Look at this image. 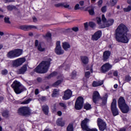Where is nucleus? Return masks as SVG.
Segmentation results:
<instances>
[{"mask_svg": "<svg viewBox=\"0 0 131 131\" xmlns=\"http://www.w3.org/2000/svg\"><path fill=\"white\" fill-rule=\"evenodd\" d=\"M128 32V29L124 24H120L116 29L115 33V35L117 41L127 43L129 40L127 36H126Z\"/></svg>", "mask_w": 131, "mask_h": 131, "instance_id": "nucleus-1", "label": "nucleus"}, {"mask_svg": "<svg viewBox=\"0 0 131 131\" xmlns=\"http://www.w3.org/2000/svg\"><path fill=\"white\" fill-rule=\"evenodd\" d=\"M51 58H48L47 60H43L34 69V72L37 73H47L49 70V67L51 65Z\"/></svg>", "mask_w": 131, "mask_h": 131, "instance_id": "nucleus-2", "label": "nucleus"}, {"mask_svg": "<svg viewBox=\"0 0 131 131\" xmlns=\"http://www.w3.org/2000/svg\"><path fill=\"white\" fill-rule=\"evenodd\" d=\"M11 88L13 89L15 93L17 94H21L22 92L26 91V89L22 86L20 82L17 80H15L13 82V83L11 84Z\"/></svg>", "mask_w": 131, "mask_h": 131, "instance_id": "nucleus-3", "label": "nucleus"}, {"mask_svg": "<svg viewBox=\"0 0 131 131\" xmlns=\"http://www.w3.org/2000/svg\"><path fill=\"white\" fill-rule=\"evenodd\" d=\"M102 22L103 23L101 28H106L113 25L114 19H109L107 20V18L105 17V15L102 14L101 16Z\"/></svg>", "mask_w": 131, "mask_h": 131, "instance_id": "nucleus-4", "label": "nucleus"}, {"mask_svg": "<svg viewBox=\"0 0 131 131\" xmlns=\"http://www.w3.org/2000/svg\"><path fill=\"white\" fill-rule=\"evenodd\" d=\"M22 53L23 51L21 49H15L12 50L8 53L7 57L9 58L10 59L16 58L17 57H19V56H21V55H22Z\"/></svg>", "mask_w": 131, "mask_h": 131, "instance_id": "nucleus-5", "label": "nucleus"}, {"mask_svg": "<svg viewBox=\"0 0 131 131\" xmlns=\"http://www.w3.org/2000/svg\"><path fill=\"white\" fill-rule=\"evenodd\" d=\"M18 114L23 116H28L31 114V110L27 106H23L18 109Z\"/></svg>", "mask_w": 131, "mask_h": 131, "instance_id": "nucleus-6", "label": "nucleus"}, {"mask_svg": "<svg viewBox=\"0 0 131 131\" xmlns=\"http://www.w3.org/2000/svg\"><path fill=\"white\" fill-rule=\"evenodd\" d=\"M83 106V98L80 96L77 98L75 104V108L76 110H80Z\"/></svg>", "mask_w": 131, "mask_h": 131, "instance_id": "nucleus-7", "label": "nucleus"}, {"mask_svg": "<svg viewBox=\"0 0 131 131\" xmlns=\"http://www.w3.org/2000/svg\"><path fill=\"white\" fill-rule=\"evenodd\" d=\"M25 61H26V59L25 58H18L12 61V66L13 67H19V66H21Z\"/></svg>", "mask_w": 131, "mask_h": 131, "instance_id": "nucleus-8", "label": "nucleus"}, {"mask_svg": "<svg viewBox=\"0 0 131 131\" xmlns=\"http://www.w3.org/2000/svg\"><path fill=\"white\" fill-rule=\"evenodd\" d=\"M55 52L57 55H63L64 54V50L61 47V42L60 41H57L56 43Z\"/></svg>", "mask_w": 131, "mask_h": 131, "instance_id": "nucleus-9", "label": "nucleus"}, {"mask_svg": "<svg viewBox=\"0 0 131 131\" xmlns=\"http://www.w3.org/2000/svg\"><path fill=\"white\" fill-rule=\"evenodd\" d=\"M97 124L99 128V130L104 131L106 129V123L101 119L98 118L97 119Z\"/></svg>", "mask_w": 131, "mask_h": 131, "instance_id": "nucleus-10", "label": "nucleus"}, {"mask_svg": "<svg viewBox=\"0 0 131 131\" xmlns=\"http://www.w3.org/2000/svg\"><path fill=\"white\" fill-rule=\"evenodd\" d=\"M111 68H112V65L109 63H106L101 66V73H106V72H108Z\"/></svg>", "mask_w": 131, "mask_h": 131, "instance_id": "nucleus-11", "label": "nucleus"}, {"mask_svg": "<svg viewBox=\"0 0 131 131\" xmlns=\"http://www.w3.org/2000/svg\"><path fill=\"white\" fill-rule=\"evenodd\" d=\"M71 97H72V91L69 89H68L64 91V95L62 97V99L64 100H69Z\"/></svg>", "mask_w": 131, "mask_h": 131, "instance_id": "nucleus-12", "label": "nucleus"}, {"mask_svg": "<svg viewBox=\"0 0 131 131\" xmlns=\"http://www.w3.org/2000/svg\"><path fill=\"white\" fill-rule=\"evenodd\" d=\"M101 36H102V31H98L92 35L91 39L97 41L98 39L101 38Z\"/></svg>", "mask_w": 131, "mask_h": 131, "instance_id": "nucleus-13", "label": "nucleus"}, {"mask_svg": "<svg viewBox=\"0 0 131 131\" xmlns=\"http://www.w3.org/2000/svg\"><path fill=\"white\" fill-rule=\"evenodd\" d=\"M20 29L24 30L25 31H28L31 30V29H37V27L35 26L29 25V26H21Z\"/></svg>", "mask_w": 131, "mask_h": 131, "instance_id": "nucleus-14", "label": "nucleus"}, {"mask_svg": "<svg viewBox=\"0 0 131 131\" xmlns=\"http://www.w3.org/2000/svg\"><path fill=\"white\" fill-rule=\"evenodd\" d=\"M90 121V119L88 118H85L84 120L82 121L81 123V126L84 130H86L87 128H89V126H88V122Z\"/></svg>", "mask_w": 131, "mask_h": 131, "instance_id": "nucleus-15", "label": "nucleus"}, {"mask_svg": "<svg viewBox=\"0 0 131 131\" xmlns=\"http://www.w3.org/2000/svg\"><path fill=\"white\" fill-rule=\"evenodd\" d=\"M101 98L100 96V94L98 91H94L93 95V101L94 103H97V101H99V99Z\"/></svg>", "mask_w": 131, "mask_h": 131, "instance_id": "nucleus-16", "label": "nucleus"}, {"mask_svg": "<svg viewBox=\"0 0 131 131\" xmlns=\"http://www.w3.org/2000/svg\"><path fill=\"white\" fill-rule=\"evenodd\" d=\"M26 71H27V65L25 64L17 71V74H24Z\"/></svg>", "mask_w": 131, "mask_h": 131, "instance_id": "nucleus-17", "label": "nucleus"}, {"mask_svg": "<svg viewBox=\"0 0 131 131\" xmlns=\"http://www.w3.org/2000/svg\"><path fill=\"white\" fill-rule=\"evenodd\" d=\"M110 55H111V53L109 51H106L103 53V56H102V60L103 61H107L109 59V57H110Z\"/></svg>", "mask_w": 131, "mask_h": 131, "instance_id": "nucleus-18", "label": "nucleus"}, {"mask_svg": "<svg viewBox=\"0 0 131 131\" xmlns=\"http://www.w3.org/2000/svg\"><path fill=\"white\" fill-rule=\"evenodd\" d=\"M119 108L122 113H127L129 111V107L126 104L120 106Z\"/></svg>", "mask_w": 131, "mask_h": 131, "instance_id": "nucleus-19", "label": "nucleus"}, {"mask_svg": "<svg viewBox=\"0 0 131 131\" xmlns=\"http://www.w3.org/2000/svg\"><path fill=\"white\" fill-rule=\"evenodd\" d=\"M125 104H126V103H125V100H124V98H123V97H120L118 100L119 107H120Z\"/></svg>", "mask_w": 131, "mask_h": 131, "instance_id": "nucleus-20", "label": "nucleus"}, {"mask_svg": "<svg viewBox=\"0 0 131 131\" xmlns=\"http://www.w3.org/2000/svg\"><path fill=\"white\" fill-rule=\"evenodd\" d=\"M71 47L70 44L68 42H63L62 43V48L64 51H68V49Z\"/></svg>", "mask_w": 131, "mask_h": 131, "instance_id": "nucleus-21", "label": "nucleus"}, {"mask_svg": "<svg viewBox=\"0 0 131 131\" xmlns=\"http://www.w3.org/2000/svg\"><path fill=\"white\" fill-rule=\"evenodd\" d=\"M103 83H104V81H94L93 82L92 85L93 86H94V88H96L97 86H100V85H102V84H103Z\"/></svg>", "mask_w": 131, "mask_h": 131, "instance_id": "nucleus-22", "label": "nucleus"}, {"mask_svg": "<svg viewBox=\"0 0 131 131\" xmlns=\"http://www.w3.org/2000/svg\"><path fill=\"white\" fill-rule=\"evenodd\" d=\"M80 59L83 64H86L89 63V57H88L87 56H81Z\"/></svg>", "mask_w": 131, "mask_h": 131, "instance_id": "nucleus-23", "label": "nucleus"}, {"mask_svg": "<svg viewBox=\"0 0 131 131\" xmlns=\"http://www.w3.org/2000/svg\"><path fill=\"white\" fill-rule=\"evenodd\" d=\"M42 110L46 115L49 114V106L48 105H43L42 106Z\"/></svg>", "mask_w": 131, "mask_h": 131, "instance_id": "nucleus-24", "label": "nucleus"}, {"mask_svg": "<svg viewBox=\"0 0 131 131\" xmlns=\"http://www.w3.org/2000/svg\"><path fill=\"white\" fill-rule=\"evenodd\" d=\"M56 123L59 126H64L65 125V122L62 120V118L58 119L56 121Z\"/></svg>", "mask_w": 131, "mask_h": 131, "instance_id": "nucleus-25", "label": "nucleus"}, {"mask_svg": "<svg viewBox=\"0 0 131 131\" xmlns=\"http://www.w3.org/2000/svg\"><path fill=\"white\" fill-rule=\"evenodd\" d=\"M116 103H117L116 99H114L113 100V102H112V103L111 104V106L112 110L117 108V107L116 106Z\"/></svg>", "mask_w": 131, "mask_h": 131, "instance_id": "nucleus-26", "label": "nucleus"}, {"mask_svg": "<svg viewBox=\"0 0 131 131\" xmlns=\"http://www.w3.org/2000/svg\"><path fill=\"white\" fill-rule=\"evenodd\" d=\"M117 2H118V0H110V6L111 7H114V6L117 4Z\"/></svg>", "mask_w": 131, "mask_h": 131, "instance_id": "nucleus-27", "label": "nucleus"}, {"mask_svg": "<svg viewBox=\"0 0 131 131\" xmlns=\"http://www.w3.org/2000/svg\"><path fill=\"white\" fill-rule=\"evenodd\" d=\"M58 95H59V90L57 89H54L52 94V97H56Z\"/></svg>", "mask_w": 131, "mask_h": 131, "instance_id": "nucleus-28", "label": "nucleus"}, {"mask_svg": "<svg viewBox=\"0 0 131 131\" xmlns=\"http://www.w3.org/2000/svg\"><path fill=\"white\" fill-rule=\"evenodd\" d=\"M2 116L5 117V118H8L10 115H9V111H5L2 113Z\"/></svg>", "mask_w": 131, "mask_h": 131, "instance_id": "nucleus-29", "label": "nucleus"}, {"mask_svg": "<svg viewBox=\"0 0 131 131\" xmlns=\"http://www.w3.org/2000/svg\"><path fill=\"white\" fill-rule=\"evenodd\" d=\"M112 112L114 116H116L117 115H118V114H119V113L118 112V110L117 108L112 110Z\"/></svg>", "mask_w": 131, "mask_h": 131, "instance_id": "nucleus-30", "label": "nucleus"}, {"mask_svg": "<svg viewBox=\"0 0 131 131\" xmlns=\"http://www.w3.org/2000/svg\"><path fill=\"white\" fill-rule=\"evenodd\" d=\"M37 50L39 52H45V51H46V48L41 47V45L40 44H39V45L37 47Z\"/></svg>", "mask_w": 131, "mask_h": 131, "instance_id": "nucleus-31", "label": "nucleus"}, {"mask_svg": "<svg viewBox=\"0 0 131 131\" xmlns=\"http://www.w3.org/2000/svg\"><path fill=\"white\" fill-rule=\"evenodd\" d=\"M67 131H73V125L72 124H69L67 128Z\"/></svg>", "mask_w": 131, "mask_h": 131, "instance_id": "nucleus-32", "label": "nucleus"}, {"mask_svg": "<svg viewBox=\"0 0 131 131\" xmlns=\"http://www.w3.org/2000/svg\"><path fill=\"white\" fill-rule=\"evenodd\" d=\"M130 80L131 76H129V75H127L125 76L124 81H126V82H129Z\"/></svg>", "mask_w": 131, "mask_h": 131, "instance_id": "nucleus-33", "label": "nucleus"}, {"mask_svg": "<svg viewBox=\"0 0 131 131\" xmlns=\"http://www.w3.org/2000/svg\"><path fill=\"white\" fill-rule=\"evenodd\" d=\"M107 99H108V97L107 96L103 97L102 105H106V104H107Z\"/></svg>", "mask_w": 131, "mask_h": 131, "instance_id": "nucleus-34", "label": "nucleus"}, {"mask_svg": "<svg viewBox=\"0 0 131 131\" xmlns=\"http://www.w3.org/2000/svg\"><path fill=\"white\" fill-rule=\"evenodd\" d=\"M71 77L72 79H74L75 77H76V71H74L71 74Z\"/></svg>", "mask_w": 131, "mask_h": 131, "instance_id": "nucleus-35", "label": "nucleus"}, {"mask_svg": "<svg viewBox=\"0 0 131 131\" xmlns=\"http://www.w3.org/2000/svg\"><path fill=\"white\" fill-rule=\"evenodd\" d=\"M84 108L86 110H90L91 109V104L89 103H86L84 105Z\"/></svg>", "mask_w": 131, "mask_h": 131, "instance_id": "nucleus-36", "label": "nucleus"}, {"mask_svg": "<svg viewBox=\"0 0 131 131\" xmlns=\"http://www.w3.org/2000/svg\"><path fill=\"white\" fill-rule=\"evenodd\" d=\"M59 105L60 106V107H62L63 109L66 110L67 108V105L65 103L60 102L59 103Z\"/></svg>", "mask_w": 131, "mask_h": 131, "instance_id": "nucleus-37", "label": "nucleus"}, {"mask_svg": "<svg viewBox=\"0 0 131 131\" xmlns=\"http://www.w3.org/2000/svg\"><path fill=\"white\" fill-rule=\"evenodd\" d=\"M4 21L7 24H11V21H10V18L8 17H5L4 18Z\"/></svg>", "mask_w": 131, "mask_h": 131, "instance_id": "nucleus-38", "label": "nucleus"}, {"mask_svg": "<svg viewBox=\"0 0 131 131\" xmlns=\"http://www.w3.org/2000/svg\"><path fill=\"white\" fill-rule=\"evenodd\" d=\"M63 81V80H58L53 84L54 86H57V85H59L60 83Z\"/></svg>", "mask_w": 131, "mask_h": 131, "instance_id": "nucleus-39", "label": "nucleus"}, {"mask_svg": "<svg viewBox=\"0 0 131 131\" xmlns=\"http://www.w3.org/2000/svg\"><path fill=\"white\" fill-rule=\"evenodd\" d=\"M89 25L91 28H93V29L96 27V24L93 22H90Z\"/></svg>", "mask_w": 131, "mask_h": 131, "instance_id": "nucleus-40", "label": "nucleus"}, {"mask_svg": "<svg viewBox=\"0 0 131 131\" xmlns=\"http://www.w3.org/2000/svg\"><path fill=\"white\" fill-rule=\"evenodd\" d=\"M64 6V3H57L54 5L56 8H60V7H63Z\"/></svg>", "mask_w": 131, "mask_h": 131, "instance_id": "nucleus-41", "label": "nucleus"}, {"mask_svg": "<svg viewBox=\"0 0 131 131\" xmlns=\"http://www.w3.org/2000/svg\"><path fill=\"white\" fill-rule=\"evenodd\" d=\"M57 74V72H54L48 76V78H51V77H54V76H56Z\"/></svg>", "mask_w": 131, "mask_h": 131, "instance_id": "nucleus-42", "label": "nucleus"}, {"mask_svg": "<svg viewBox=\"0 0 131 131\" xmlns=\"http://www.w3.org/2000/svg\"><path fill=\"white\" fill-rule=\"evenodd\" d=\"M124 12H130L131 11V6H128L126 8L123 9Z\"/></svg>", "mask_w": 131, "mask_h": 131, "instance_id": "nucleus-43", "label": "nucleus"}, {"mask_svg": "<svg viewBox=\"0 0 131 131\" xmlns=\"http://www.w3.org/2000/svg\"><path fill=\"white\" fill-rule=\"evenodd\" d=\"M31 101V99L30 98H29L27 100H25L23 102H21V104H29V103H30Z\"/></svg>", "mask_w": 131, "mask_h": 131, "instance_id": "nucleus-44", "label": "nucleus"}, {"mask_svg": "<svg viewBox=\"0 0 131 131\" xmlns=\"http://www.w3.org/2000/svg\"><path fill=\"white\" fill-rule=\"evenodd\" d=\"M14 8L15 7L11 5L7 6V10H8V11H12Z\"/></svg>", "mask_w": 131, "mask_h": 131, "instance_id": "nucleus-45", "label": "nucleus"}, {"mask_svg": "<svg viewBox=\"0 0 131 131\" xmlns=\"http://www.w3.org/2000/svg\"><path fill=\"white\" fill-rule=\"evenodd\" d=\"M96 21L97 23V24H99V25H101V23H102V19H101L100 17H97Z\"/></svg>", "mask_w": 131, "mask_h": 131, "instance_id": "nucleus-46", "label": "nucleus"}, {"mask_svg": "<svg viewBox=\"0 0 131 131\" xmlns=\"http://www.w3.org/2000/svg\"><path fill=\"white\" fill-rule=\"evenodd\" d=\"M89 13L90 15H91L92 16H93V15H95V11L93 9H90L89 10Z\"/></svg>", "mask_w": 131, "mask_h": 131, "instance_id": "nucleus-47", "label": "nucleus"}, {"mask_svg": "<svg viewBox=\"0 0 131 131\" xmlns=\"http://www.w3.org/2000/svg\"><path fill=\"white\" fill-rule=\"evenodd\" d=\"M90 75H91V72H86L85 73V77H86V78H90Z\"/></svg>", "mask_w": 131, "mask_h": 131, "instance_id": "nucleus-48", "label": "nucleus"}, {"mask_svg": "<svg viewBox=\"0 0 131 131\" xmlns=\"http://www.w3.org/2000/svg\"><path fill=\"white\" fill-rule=\"evenodd\" d=\"M107 11V7L106 6H104L101 8V11L102 13H105Z\"/></svg>", "mask_w": 131, "mask_h": 131, "instance_id": "nucleus-49", "label": "nucleus"}, {"mask_svg": "<svg viewBox=\"0 0 131 131\" xmlns=\"http://www.w3.org/2000/svg\"><path fill=\"white\" fill-rule=\"evenodd\" d=\"M2 74L3 75H7L8 74V71L7 70H4L2 71Z\"/></svg>", "mask_w": 131, "mask_h": 131, "instance_id": "nucleus-50", "label": "nucleus"}, {"mask_svg": "<svg viewBox=\"0 0 131 131\" xmlns=\"http://www.w3.org/2000/svg\"><path fill=\"white\" fill-rule=\"evenodd\" d=\"M72 30H73V31H74L75 32H77L79 29L78 27H75L72 28Z\"/></svg>", "mask_w": 131, "mask_h": 131, "instance_id": "nucleus-51", "label": "nucleus"}, {"mask_svg": "<svg viewBox=\"0 0 131 131\" xmlns=\"http://www.w3.org/2000/svg\"><path fill=\"white\" fill-rule=\"evenodd\" d=\"M46 37H48V38H49L50 39H51L52 37V34H51V33H48L46 34Z\"/></svg>", "mask_w": 131, "mask_h": 131, "instance_id": "nucleus-52", "label": "nucleus"}, {"mask_svg": "<svg viewBox=\"0 0 131 131\" xmlns=\"http://www.w3.org/2000/svg\"><path fill=\"white\" fill-rule=\"evenodd\" d=\"M86 131H98V129L96 128L91 129L89 127L86 129Z\"/></svg>", "mask_w": 131, "mask_h": 131, "instance_id": "nucleus-53", "label": "nucleus"}, {"mask_svg": "<svg viewBox=\"0 0 131 131\" xmlns=\"http://www.w3.org/2000/svg\"><path fill=\"white\" fill-rule=\"evenodd\" d=\"M102 4H103V1L102 0H99L98 2V6L99 7H101L102 6Z\"/></svg>", "mask_w": 131, "mask_h": 131, "instance_id": "nucleus-54", "label": "nucleus"}, {"mask_svg": "<svg viewBox=\"0 0 131 131\" xmlns=\"http://www.w3.org/2000/svg\"><path fill=\"white\" fill-rule=\"evenodd\" d=\"M79 9H80V8L79 7V4H76L75 6L74 10H79Z\"/></svg>", "mask_w": 131, "mask_h": 131, "instance_id": "nucleus-55", "label": "nucleus"}, {"mask_svg": "<svg viewBox=\"0 0 131 131\" xmlns=\"http://www.w3.org/2000/svg\"><path fill=\"white\" fill-rule=\"evenodd\" d=\"M84 28L85 30H88L89 29V25H88V23H85L84 24Z\"/></svg>", "mask_w": 131, "mask_h": 131, "instance_id": "nucleus-56", "label": "nucleus"}, {"mask_svg": "<svg viewBox=\"0 0 131 131\" xmlns=\"http://www.w3.org/2000/svg\"><path fill=\"white\" fill-rule=\"evenodd\" d=\"M37 81L38 82H41V81H42V79L40 77H38L37 78Z\"/></svg>", "mask_w": 131, "mask_h": 131, "instance_id": "nucleus-57", "label": "nucleus"}, {"mask_svg": "<svg viewBox=\"0 0 131 131\" xmlns=\"http://www.w3.org/2000/svg\"><path fill=\"white\" fill-rule=\"evenodd\" d=\"M79 5H81V6L84 5V2L83 1H81L79 3Z\"/></svg>", "mask_w": 131, "mask_h": 131, "instance_id": "nucleus-58", "label": "nucleus"}, {"mask_svg": "<svg viewBox=\"0 0 131 131\" xmlns=\"http://www.w3.org/2000/svg\"><path fill=\"white\" fill-rule=\"evenodd\" d=\"M114 76H118V72L117 71H115L113 73Z\"/></svg>", "mask_w": 131, "mask_h": 131, "instance_id": "nucleus-59", "label": "nucleus"}, {"mask_svg": "<svg viewBox=\"0 0 131 131\" xmlns=\"http://www.w3.org/2000/svg\"><path fill=\"white\" fill-rule=\"evenodd\" d=\"M33 22L36 23L37 22V18L35 17H33Z\"/></svg>", "mask_w": 131, "mask_h": 131, "instance_id": "nucleus-60", "label": "nucleus"}, {"mask_svg": "<svg viewBox=\"0 0 131 131\" xmlns=\"http://www.w3.org/2000/svg\"><path fill=\"white\" fill-rule=\"evenodd\" d=\"M38 94H39L38 89H36L35 91V95H38Z\"/></svg>", "mask_w": 131, "mask_h": 131, "instance_id": "nucleus-61", "label": "nucleus"}, {"mask_svg": "<svg viewBox=\"0 0 131 131\" xmlns=\"http://www.w3.org/2000/svg\"><path fill=\"white\" fill-rule=\"evenodd\" d=\"M39 45H38V40H36L35 42V47H38Z\"/></svg>", "mask_w": 131, "mask_h": 131, "instance_id": "nucleus-62", "label": "nucleus"}, {"mask_svg": "<svg viewBox=\"0 0 131 131\" xmlns=\"http://www.w3.org/2000/svg\"><path fill=\"white\" fill-rule=\"evenodd\" d=\"M6 3H13L15 2V0H5Z\"/></svg>", "mask_w": 131, "mask_h": 131, "instance_id": "nucleus-63", "label": "nucleus"}, {"mask_svg": "<svg viewBox=\"0 0 131 131\" xmlns=\"http://www.w3.org/2000/svg\"><path fill=\"white\" fill-rule=\"evenodd\" d=\"M57 114L58 116H61V115H62V112L61 111L57 112Z\"/></svg>", "mask_w": 131, "mask_h": 131, "instance_id": "nucleus-64", "label": "nucleus"}]
</instances>
